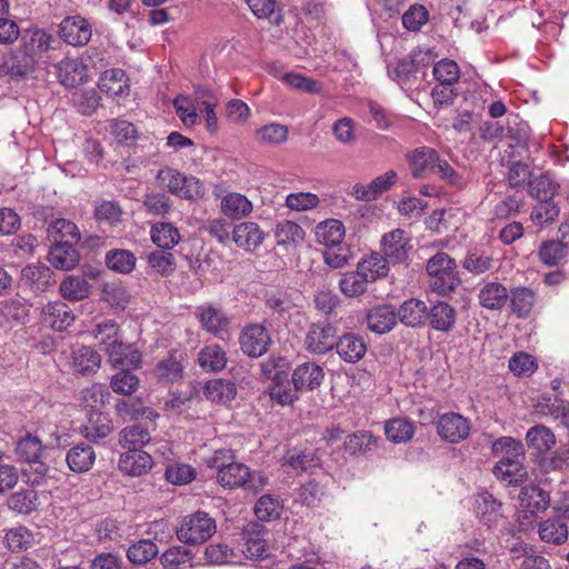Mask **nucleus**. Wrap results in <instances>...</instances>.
Segmentation results:
<instances>
[{
  "label": "nucleus",
  "mask_w": 569,
  "mask_h": 569,
  "mask_svg": "<svg viewBox=\"0 0 569 569\" xmlns=\"http://www.w3.org/2000/svg\"><path fill=\"white\" fill-rule=\"evenodd\" d=\"M492 451L499 458L493 467V475L510 486H517L527 476L522 465L525 449L519 440L511 437H501L492 445Z\"/></svg>",
  "instance_id": "1"
},
{
  "label": "nucleus",
  "mask_w": 569,
  "mask_h": 569,
  "mask_svg": "<svg viewBox=\"0 0 569 569\" xmlns=\"http://www.w3.org/2000/svg\"><path fill=\"white\" fill-rule=\"evenodd\" d=\"M426 271L431 290L440 296L452 292L460 282L456 261L446 252L432 256L427 261Z\"/></svg>",
  "instance_id": "2"
},
{
  "label": "nucleus",
  "mask_w": 569,
  "mask_h": 569,
  "mask_svg": "<svg viewBox=\"0 0 569 569\" xmlns=\"http://www.w3.org/2000/svg\"><path fill=\"white\" fill-rule=\"evenodd\" d=\"M217 481L223 488L241 487L258 492L268 483L267 477L259 471L251 472L249 467L240 462H231L217 473Z\"/></svg>",
  "instance_id": "3"
},
{
  "label": "nucleus",
  "mask_w": 569,
  "mask_h": 569,
  "mask_svg": "<svg viewBox=\"0 0 569 569\" xmlns=\"http://www.w3.org/2000/svg\"><path fill=\"white\" fill-rule=\"evenodd\" d=\"M216 530V520L207 512L197 511L182 519L177 537L181 542L198 545L212 537Z\"/></svg>",
  "instance_id": "4"
},
{
  "label": "nucleus",
  "mask_w": 569,
  "mask_h": 569,
  "mask_svg": "<svg viewBox=\"0 0 569 569\" xmlns=\"http://www.w3.org/2000/svg\"><path fill=\"white\" fill-rule=\"evenodd\" d=\"M337 328L329 322L311 323L305 333L303 346L311 355H326L337 345Z\"/></svg>",
  "instance_id": "5"
},
{
  "label": "nucleus",
  "mask_w": 569,
  "mask_h": 569,
  "mask_svg": "<svg viewBox=\"0 0 569 569\" xmlns=\"http://www.w3.org/2000/svg\"><path fill=\"white\" fill-rule=\"evenodd\" d=\"M159 178L166 183L171 193L182 199L192 200L204 194L201 181L194 177H188L178 171L166 169L160 171Z\"/></svg>",
  "instance_id": "6"
},
{
  "label": "nucleus",
  "mask_w": 569,
  "mask_h": 569,
  "mask_svg": "<svg viewBox=\"0 0 569 569\" xmlns=\"http://www.w3.org/2000/svg\"><path fill=\"white\" fill-rule=\"evenodd\" d=\"M381 250L390 263H402L412 250L411 237L402 229H395L381 238Z\"/></svg>",
  "instance_id": "7"
},
{
  "label": "nucleus",
  "mask_w": 569,
  "mask_h": 569,
  "mask_svg": "<svg viewBox=\"0 0 569 569\" xmlns=\"http://www.w3.org/2000/svg\"><path fill=\"white\" fill-rule=\"evenodd\" d=\"M406 159L412 177L419 179L435 173L441 158L437 150L422 146L409 151Z\"/></svg>",
  "instance_id": "8"
},
{
  "label": "nucleus",
  "mask_w": 569,
  "mask_h": 569,
  "mask_svg": "<svg viewBox=\"0 0 569 569\" xmlns=\"http://www.w3.org/2000/svg\"><path fill=\"white\" fill-rule=\"evenodd\" d=\"M59 34L61 39L71 46H84L92 36L91 23L83 17L68 16L60 22Z\"/></svg>",
  "instance_id": "9"
},
{
  "label": "nucleus",
  "mask_w": 569,
  "mask_h": 569,
  "mask_svg": "<svg viewBox=\"0 0 569 569\" xmlns=\"http://www.w3.org/2000/svg\"><path fill=\"white\" fill-rule=\"evenodd\" d=\"M438 435L451 443L466 439L470 432L469 421L459 413H445L437 422Z\"/></svg>",
  "instance_id": "10"
},
{
  "label": "nucleus",
  "mask_w": 569,
  "mask_h": 569,
  "mask_svg": "<svg viewBox=\"0 0 569 569\" xmlns=\"http://www.w3.org/2000/svg\"><path fill=\"white\" fill-rule=\"evenodd\" d=\"M270 342V336L261 325L246 327L240 336L241 349L249 357H260L266 353Z\"/></svg>",
  "instance_id": "11"
},
{
  "label": "nucleus",
  "mask_w": 569,
  "mask_h": 569,
  "mask_svg": "<svg viewBox=\"0 0 569 569\" xmlns=\"http://www.w3.org/2000/svg\"><path fill=\"white\" fill-rule=\"evenodd\" d=\"M267 535L263 525L258 522L248 523L242 531L243 553L250 559H262L268 557V548L266 545Z\"/></svg>",
  "instance_id": "12"
},
{
  "label": "nucleus",
  "mask_w": 569,
  "mask_h": 569,
  "mask_svg": "<svg viewBox=\"0 0 569 569\" xmlns=\"http://www.w3.org/2000/svg\"><path fill=\"white\" fill-rule=\"evenodd\" d=\"M152 466L151 453L141 449H127L126 452L121 453L118 462L120 471L132 477L148 473Z\"/></svg>",
  "instance_id": "13"
},
{
  "label": "nucleus",
  "mask_w": 569,
  "mask_h": 569,
  "mask_svg": "<svg viewBox=\"0 0 569 569\" xmlns=\"http://www.w3.org/2000/svg\"><path fill=\"white\" fill-rule=\"evenodd\" d=\"M108 356L109 362L114 368H139L141 363V351L136 345H126L122 339L113 341L110 347L104 351Z\"/></svg>",
  "instance_id": "14"
},
{
  "label": "nucleus",
  "mask_w": 569,
  "mask_h": 569,
  "mask_svg": "<svg viewBox=\"0 0 569 569\" xmlns=\"http://www.w3.org/2000/svg\"><path fill=\"white\" fill-rule=\"evenodd\" d=\"M41 321L56 331H63L74 322V316L67 303L58 300L42 307Z\"/></svg>",
  "instance_id": "15"
},
{
  "label": "nucleus",
  "mask_w": 569,
  "mask_h": 569,
  "mask_svg": "<svg viewBox=\"0 0 569 569\" xmlns=\"http://www.w3.org/2000/svg\"><path fill=\"white\" fill-rule=\"evenodd\" d=\"M231 233L234 243L248 252L257 250L266 238L259 224L252 221L236 224Z\"/></svg>",
  "instance_id": "16"
},
{
  "label": "nucleus",
  "mask_w": 569,
  "mask_h": 569,
  "mask_svg": "<svg viewBox=\"0 0 569 569\" xmlns=\"http://www.w3.org/2000/svg\"><path fill=\"white\" fill-rule=\"evenodd\" d=\"M36 61L20 46L12 50L0 64V76L26 77L33 71Z\"/></svg>",
  "instance_id": "17"
},
{
  "label": "nucleus",
  "mask_w": 569,
  "mask_h": 569,
  "mask_svg": "<svg viewBox=\"0 0 569 569\" xmlns=\"http://www.w3.org/2000/svg\"><path fill=\"white\" fill-rule=\"evenodd\" d=\"M325 379V371L316 362L308 361L299 365L292 372V383L297 390L311 391L320 387Z\"/></svg>",
  "instance_id": "18"
},
{
  "label": "nucleus",
  "mask_w": 569,
  "mask_h": 569,
  "mask_svg": "<svg viewBox=\"0 0 569 569\" xmlns=\"http://www.w3.org/2000/svg\"><path fill=\"white\" fill-rule=\"evenodd\" d=\"M366 319L368 329L379 335L391 331L398 322L396 308L389 303L372 307Z\"/></svg>",
  "instance_id": "19"
},
{
  "label": "nucleus",
  "mask_w": 569,
  "mask_h": 569,
  "mask_svg": "<svg viewBox=\"0 0 569 569\" xmlns=\"http://www.w3.org/2000/svg\"><path fill=\"white\" fill-rule=\"evenodd\" d=\"M194 315L201 327L213 335H220L227 331L229 319L221 308L211 303H204L197 307Z\"/></svg>",
  "instance_id": "20"
},
{
  "label": "nucleus",
  "mask_w": 569,
  "mask_h": 569,
  "mask_svg": "<svg viewBox=\"0 0 569 569\" xmlns=\"http://www.w3.org/2000/svg\"><path fill=\"white\" fill-rule=\"evenodd\" d=\"M397 181V173L393 170L377 177L368 184H355L352 187V196L361 201H371L387 191Z\"/></svg>",
  "instance_id": "21"
},
{
  "label": "nucleus",
  "mask_w": 569,
  "mask_h": 569,
  "mask_svg": "<svg viewBox=\"0 0 569 569\" xmlns=\"http://www.w3.org/2000/svg\"><path fill=\"white\" fill-rule=\"evenodd\" d=\"M58 78L67 88L81 84L87 78V66L79 58H67L56 64Z\"/></svg>",
  "instance_id": "22"
},
{
  "label": "nucleus",
  "mask_w": 569,
  "mask_h": 569,
  "mask_svg": "<svg viewBox=\"0 0 569 569\" xmlns=\"http://www.w3.org/2000/svg\"><path fill=\"white\" fill-rule=\"evenodd\" d=\"M335 349L345 362L356 363L365 357L367 346L361 337L355 333H346L337 338Z\"/></svg>",
  "instance_id": "23"
},
{
  "label": "nucleus",
  "mask_w": 569,
  "mask_h": 569,
  "mask_svg": "<svg viewBox=\"0 0 569 569\" xmlns=\"http://www.w3.org/2000/svg\"><path fill=\"white\" fill-rule=\"evenodd\" d=\"M21 281L31 290L43 292L53 282L52 271L41 263L29 264L21 270Z\"/></svg>",
  "instance_id": "24"
},
{
  "label": "nucleus",
  "mask_w": 569,
  "mask_h": 569,
  "mask_svg": "<svg viewBox=\"0 0 569 569\" xmlns=\"http://www.w3.org/2000/svg\"><path fill=\"white\" fill-rule=\"evenodd\" d=\"M317 242L325 248L343 244L346 229L338 219H327L317 224L315 229Z\"/></svg>",
  "instance_id": "25"
},
{
  "label": "nucleus",
  "mask_w": 569,
  "mask_h": 569,
  "mask_svg": "<svg viewBox=\"0 0 569 569\" xmlns=\"http://www.w3.org/2000/svg\"><path fill=\"white\" fill-rule=\"evenodd\" d=\"M99 88L110 97L123 98L130 92L129 80L121 69L107 70L100 78Z\"/></svg>",
  "instance_id": "26"
},
{
  "label": "nucleus",
  "mask_w": 569,
  "mask_h": 569,
  "mask_svg": "<svg viewBox=\"0 0 569 569\" xmlns=\"http://www.w3.org/2000/svg\"><path fill=\"white\" fill-rule=\"evenodd\" d=\"M77 242L53 243L49 253V262L57 269L71 270L79 263V253L74 248Z\"/></svg>",
  "instance_id": "27"
},
{
  "label": "nucleus",
  "mask_w": 569,
  "mask_h": 569,
  "mask_svg": "<svg viewBox=\"0 0 569 569\" xmlns=\"http://www.w3.org/2000/svg\"><path fill=\"white\" fill-rule=\"evenodd\" d=\"M509 292L507 288L496 281L485 283L478 293V300L481 307L488 310H500L507 303Z\"/></svg>",
  "instance_id": "28"
},
{
  "label": "nucleus",
  "mask_w": 569,
  "mask_h": 569,
  "mask_svg": "<svg viewBox=\"0 0 569 569\" xmlns=\"http://www.w3.org/2000/svg\"><path fill=\"white\" fill-rule=\"evenodd\" d=\"M96 461V452L91 446L79 443L70 448L66 455L68 468L76 473L89 471Z\"/></svg>",
  "instance_id": "29"
},
{
  "label": "nucleus",
  "mask_w": 569,
  "mask_h": 569,
  "mask_svg": "<svg viewBox=\"0 0 569 569\" xmlns=\"http://www.w3.org/2000/svg\"><path fill=\"white\" fill-rule=\"evenodd\" d=\"M397 311V320L407 327L421 326L428 315L427 305L419 299H408L401 303Z\"/></svg>",
  "instance_id": "30"
},
{
  "label": "nucleus",
  "mask_w": 569,
  "mask_h": 569,
  "mask_svg": "<svg viewBox=\"0 0 569 569\" xmlns=\"http://www.w3.org/2000/svg\"><path fill=\"white\" fill-rule=\"evenodd\" d=\"M266 306L278 316L282 322H287L295 315H299V306L293 301L290 295L286 292H268L266 295Z\"/></svg>",
  "instance_id": "31"
},
{
  "label": "nucleus",
  "mask_w": 569,
  "mask_h": 569,
  "mask_svg": "<svg viewBox=\"0 0 569 569\" xmlns=\"http://www.w3.org/2000/svg\"><path fill=\"white\" fill-rule=\"evenodd\" d=\"M52 42L53 37L50 33L37 29L24 32L20 47L37 62L38 57L48 51Z\"/></svg>",
  "instance_id": "32"
},
{
  "label": "nucleus",
  "mask_w": 569,
  "mask_h": 569,
  "mask_svg": "<svg viewBox=\"0 0 569 569\" xmlns=\"http://www.w3.org/2000/svg\"><path fill=\"white\" fill-rule=\"evenodd\" d=\"M100 355L88 346H80L71 352V366L79 373H91L100 367Z\"/></svg>",
  "instance_id": "33"
},
{
  "label": "nucleus",
  "mask_w": 569,
  "mask_h": 569,
  "mask_svg": "<svg viewBox=\"0 0 569 569\" xmlns=\"http://www.w3.org/2000/svg\"><path fill=\"white\" fill-rule=\"evenodd\" d=\"M91 288L87 279L71 274L61 281L59 291L69 301H81L90 296Z\"/></svg>",
  "instance_id": "34"
},
{
  "label": "nucleus",
  "mask_w": 569,
  "mask_h": 569,
  "mask_svg": "<svg viewBox=\"0 0 569 569\" xmlns=\"http://www.w3.org/2000/svg\"><path fill=\"white\" fill-rule=\"evenodd\" d=\"M130 298L127 288L119 281H109L102 284L100 299L112 309L124 310Z\"/></svg>",
  "instance_id": "35"
},
{
  "label": "nucleus",
  "mask_w": 569,
  "mask_h": 569,
  "mask_svg": "<svg viewBox=\"0 0 569 569\" xmlns=\"http://www.w3.org/2000/svg\"><path fill=\"white\" fill-rule=\"evenodd\" d=\"M476 508L478 517L488 527L497 525L502 518L501 503L488 492L477 497Z\"/></svg>",
  "instance_id": "36"
},
{
  "label": "nucleus",
  "mask_w": 569,
  "mask_h": 569,
  "mask_svg": "<svg viewBox=\"0 0 569 569\" xmlns=\"http://www.w3.org/2000/svg\"><path fill=\"white\" fill-rule=\"evenodd\" d=\"M510 309L518 318H527L536 303V293L527 287L513 288L510 293Z\"/></svg>",
  "instance_id": "37"
},
{
  "label": "nucleus",
  "mask_w": 569,
  "mask_h": 569,
  "mask_svg": "<svg viewBox=\"0 0 569 569\" xmlns=\"http://www.w3.org/2000/svg\"><path fill=\"white\" fill-rule=\"evenodd\" d=\"M253 210L251 201L243 194L230 192L221 200V211L229 218L241 219Z\"/></svg>",
  "instance_id": "38"
},
{
  "label": "nucleus",
  "mask_w": 569,
  "mask_h": 569,
  "mask_svg": "<svg viewBox=\"0 0 569 569\" xmlns=\"http://www.w3.org/2000/svg\"><path fill=\"white\" fill-rule=\"evenodd\" d=\"M526 441L538 453H547L556 446V436L550 428L537 425L527 431Z\"/></svg>",
  "instance_id": "39"
},
{
  "label": "nucleus",
  "mask_w": 569,
  "mask_h": 569,
  "mask_svg": "<svg viewBox=\"0 0 569 569\" xmlns=\"http://www.w3.org/2000/svg\"><path fill=\"white\" fill-rule=\"evenodd\" d=\"M521 506L531 513L542 512L550 505V496L537 486L523 487L520 491Z\"/></svg>",
  "instance_id": "40"
},
{
  "label": "nucleus",
  "mask_w": 569,
  "mask_h": 569,
  "mask_svg": "<svg viewBox=\"0 0 569 569\" xmlns=\"http://www.w3.org/2000/svg\"><path fill=\"white\" fill-rule=\"evenodd\" d=\"M112 431V423L109 417L100 411H93L89 416L88 423L83 426L82 436L91 441L103 439Z\"/></svg>",
  "instance_id": "41"
},
{
  "label": "nucleus",
  "mask_w": 569,
  "mask_h": 569,
  "mask_svg": "<svg viewBox=\"0 0 569 569\" xmlns=\"http://www.w3.org/2000/svg\"><path fill=\"white\" fill-rule=\"evenodd\" d=\"M305 230L296 222L290 220L280 221L274 230V237L278 246L297 247L305 240Z\"/></svg>",
  "instance_id": "42"
},
{
  "label": "nucleus",
  "mask_w": 569,
  "mask_h": 569,
  "mask_svg": "<svg viewBox=\"0 0 569 569\" xmlns=\"http://www.w3.org/2000/svg\"><path fill=\"white\" fill-rule=\"evenodd\" d=\"M456 310L447 302H437L429 311L430 325L442 332L452 330L456 323Z\"/></svg>",
  "instance_id": "43"
},
{
  "label": "nucleus",
  "mask_w": 569,
  "mask_h": 569,
  "mask_svg": "<svg viewBox=\"0 0 569 569\" xmlns=\"http://www.w3.org/2000/svg\"><path fill=\"white\" fill-rule=\"evenodd\" d=\"M288 138V127L278 122L261 126L254 132L256 141L263 146H279L284 143Z\"/></svg>",
  "instance_id": "44"
},
{
  "label": "nucleus",
  "mask_w": 569,
  "mask_h": 569,
  "mask_svg": "<svg viewBox=\"0 0 569 569\" xmlns=\"http://www.w3.org/2000/svg\"><path fill=\"white\" fill-rule=\"evenodd\" d=\"M388 259L380 253H371L363 258L357 266V269L368 282L375 281L388 273Z\"/></svg>",
  "instance_id": "45"
},
{
  "label": "nucleus",
  "mask_w": 569,
  "mask_h": 569,
  "mask_svg": "<svg viewBox=\"0 0 569 569\" xmlns=\"http://www.w3.org/2000/svg\"><path fill=\"white\" fill-rule=\"evenodd\" d=\"M48 237L53 242H79L80 231L78 227L67 219H57L48 227Z\"/></svg>",
  "instance_id": "46"
},
{
  "label": "nucleus",
  "mask_w": 569,
  "mask_h": 569,
  "mask_svg": "<svg viewBox=\"0 0 569 569\" xmlns=\"http://www.w3.org/2000/svg\"><path fill=\"white\" fill-rule=\"evenodd\" d=\"M152 242L162 249H171L180 241V233L176 227L168 222H158L151 227Z\"/></svg>",
  "instance_id": "47"
},
{
  "label": "nucleus",
  "mask_w": 569,
  "mask_h": 569,
  "mask_svg": "<svg viewBox=\"0 0 569 569\" xmlns=\"http://www.w3.org/2000/svg\"><path fill=\"white\" fill-rule=\"evenodd\" d=\"M151 441L150 432L140 425L123 428L120 432L119 443L123 449H141Z\"/></svg>",
  "instance_id": "48"
},
{
  "label": "nucleus",
  "mask_w": 569,
  "mask_h": 569,
  "mask_svg": "<svg viewBox=\"0 0 569 569\" xmlns=\"http://www.w3.org/2000/svg\"><path fill=\"white\" fill-rule=\"evenodd\" d=\"M538 533L543 542L561 545L568 539V527L558 519H547L539 523Z\"/></svg>",
  "instance_id": "49"
},
{
  "label": "nucleus",
  "mask_w": 569,
  "mask_h": 569,
  "mask_svg": "<svg viewBox=\"0 0 569 569\" xmlns=\"http://www.w3.org/2000/svg\"><path fill=\"white\" fill-rule=\"evenodd\" d=\"M237 390L233 382L214 379L206 385V397L214 402L227 403L236 397Z\"/></svg>",
  "instance_id": "50"
},
{
  "label": "nucleus",
  "mask_w": 569,
  "mask_h": 569,
  "mask_svg": "<svg viewBox=\"0 0 569 569\" xmlns=\"http://www.w3.org/2000/svg\"><path fill=\"white\" fill-rule=\"evenodd\" d=\"M136 257L124 249L111 250L106 254V264L109 269L119 273H130L136 267Z\"/></svg>",
  "instance_id": "51"
},
{
  "label": "nucleus",
  "mask_w": 569,
  "mask_h": 569,
  "mask_svg": "<svg viewBox=\"0 0 569 569\" xmlns=\"http://www.w3.org/2000/svg\"><path fill=\"white\" fill-rule=\"evenodd\" d=\"M91 333L93 338L99 341V346L103 351H107V348L110 347L113 341L118 342L122 339L119 325L111 319L97 323Z\"/></svg>",
  "instance_id": "52"
},
{
  "label": "nucleus",
  "mask_w": 569,
  "mask_h": 569,
  "mask_svg": "<svg viewBox=\"0 0 569 569\" xmlns=\"http://www.w3.org/2000/svg\"><path fill=\"white\" fill-rule=\"evenodd\" d=\"M34 541L33 533L23 526L11 528L4 537L6 546L13 552L27 550Z\"/></svg>",
  "instance_id": "53"
},
{
  "label": "nucleus",
  "mask_w": 569,
  "mask_h": 569,
  "mask_svg": "<svg viewBox=\"0 0 569 569\" xmlns=\"http://www.w3.org/2000/svg\"><path fill=\"white\" fill-rule=\"evenodd\" d=\"M43 446L41 441L31 435L20 439L16 446V453L19 460L29 463L39 462Z\"/></svg>",
  "instance_id": "54"
},
{
  "label": "nucleus",
  "mask_w": 569,
  "mask_h": 569,
  "mask_svg": "<svg viewBox=\"0 0 569 569\" xmlns=\"http://www.w3.org/2000/svg\"><path fill=\"white\" fill-rule=\"evenodd\" d=\"M200 366L210 371H220L226 367L227 358L221 347L207 346L199 352Z\"/></svg>",
  "instance_id": "55"
},
{
  "label": "nucleus",
  "mask_w": 569,
  "mask_h": 569,
  "mask_svg": "<svg viewBox=\"0 0 569 569\" xmlns=\"http://www.w3.org/2000/svg\"><path fill=\"white\" fill-rule=\"evenodd\" d=\"M558 184L549 174H542L529 183V194L537 201L553 200Z\"/></svg>",
  "instance_id": "56"
},
{
  "label": "nucleus",
  "mask_w": 569,
  "mask_h": 569,
  "mask_svg": "<svg viewBox=\"0 0 569 569\" xmlns=\"http://www.w3.org/2000/svg\"><path fill=\"white\" fill-rule=\"evenodd\" d=\"M367 284L368 281L358 269L353 272L345 273L339 281L341 292L349 298L359 297L365 293Z\"/></svg>",
  "instance_id": "57"
},
{
  "label": "nucleus",
  "mask_w": 569,
  "mask_h": 569,
  "mask_svg": "<svg viewBox=\"0 0 569 569\" xmlns=\"http://www.w3.org/2000/svg\"><path fill=\"white\" fill-rule=\"evenodd\" d=\"M385 432L392 442H406L412 438L415 427L406 419H392L386 423Z\"/></svg>",
  "instance_id": "58"
},
{
  "label": "nucleus",
  "mask_w": 569,
  "mask_h": 569,
  "mask_svg": "<svg viewBox=\"0 0 569 569\" xmlns=\"http://www.w3.org/2000/svg\"><path fill=\"white\" fill-rule=\"evenodd\" d=\"M282 511V503L280 500L271 495L260 497L254 506V513L258 519L263 521L276 520L280 517Z\"/></svg>",
  "instance_id": "59"
},
{
  "label": "nucleus",
  "mask_w": 569,
  "mask_h": 569,
  "mask_svg": "<svg viewBox=\"0 0 569 569\" xmlns=\"http://www.w3.org/2000/svg\"><path fill=\"white\" fill-rule=\"evenodd\" d=\"M376 446L377 439L368 431L349 435L345 441V448L351 455L366 453Z\"/></svg>",
  "instance_id": "60"
},
{
  "label": "nucleus",
  "mask_w": 569,
  "mask_h": 569,
  "mask_svg": "<svg viewBox=\"0 0 569 569\" xmlns=\"http://www.w3.org/2000/svg\"><path fill=\"white\" fill-rule=\"evenodd\" d=\"M559 216V207L553 200L538 201L531 212L535 224L543 227L552 223Z\"/></svg>",
  "instance_id": "61"
},
{
  "label": "nucleus",
  "mask_w": 569,
  "mask_h": 569,
  "mask_svg": "<svg viewBox=\"0 0 569 569\" xmlns=\"http://www.w3.org/2000/svg\"><path fill=\"white\" fill-rule=\"evenodd\" d=\"M173 107L179 119L186 127H193L198 123L199 113L197 112L196 104L190 97L178 96L173 100Z\"/></svg>",
  "instance_id": "62"
},
{
  "label": "nucleus",
  "mask_w": 569,
  "mask_h": 569,
  "mask_svg": "<svg viewBox=\"0 0 569 569\" xmlns=\"http://www.w3.org/2000/svg\"><path fill=\"white\" fill-rule=\"evenodd\" d=\"M158 555V548L151 540H140L127 550L128 559L138 565L146 563Z\"/></svg>",
  "instance_id": "63"
},
{
  "label": "nucleus",
  "mask_w": 569,
  "mask_h": 569,
  "mask_svg": "<svg viewBox=\"0 0 569 569\" xmlns=\"http://www.w3.org/2000/svg\"><path fill=\"white\" fill-rule=\"evenodd\" d=\"M109 395L103 385L93 383L81 391V403L87 408L93 409V411H99L106 403Z\"/></svg>",
  "instance_id": "64"
}]
</instances>
